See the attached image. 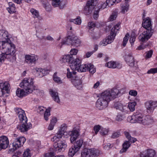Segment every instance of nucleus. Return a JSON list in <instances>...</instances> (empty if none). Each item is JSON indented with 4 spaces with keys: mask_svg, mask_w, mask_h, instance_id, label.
<instances>
[{
    "mask_svg": "<svg viewBox=\"0 0 157 157\" xmlns=\"http://www.w3.org/2000/svg\"><path fill=\"white\" fill-rule=\"evenodd\" d=\"M136 37L134 35H131L130 36V38L129 40V41L131 44L132 45L133 44L134 41L135 40Z\"/></svg>",
    "mask_w": 157,
    "mask_h": 157,
    "instance_id": "obj_58",
    "label": "nucleus"
},
{
    "mask_svg": "<svg viewBox=\"0 0 157 157\" xmlns=\"http://www.w3.org/2000/svg\"><path fill=\"white\" fill-rule=\"evenodd\" d=\"M120 135L119 132H114L111 136V137L112 138H115L119 137Z\"/></svg>",
    "mask_w": 157,
    "mask_h": 157,
    "instance_id": "obj_56",
    "label": "nucleus"
},
{
    "mask_svg": "<svg viewBox=\"0 0 157 157\" xmlns=\"http://www.w3.org/2000/svg\"><path fill=\"white\" fill-rule=\"evenodd\" d=\"M38 56L34 54L26 55L25 56V62L28 63H35Z\"/></svg>",
    "mask_w": 157,
    "mask_h": 157,
    "instance_id": "obj_20",
    "label": "nucleus"
},
{
    "mask_svg": "<svg viewBox=\"0 0 157 157\" xmlns=\"http://www.w3.org/2000/svg\"><path fill=\"white\" fill-rule=\"evenodd\" d=\"M81 60L78 58H77L73 61H72L70 66L71 67L72 70H77L79 69V67L81 65Z\"/></svg>",
    "mask_w": 157,
    "mask_h": 157,
    "instance_id": "obj_22",
    "label": "nucleus"
},
{
    "mask_svg": "<svg viewBox=\"0 0 157 157\" xmlns=\"http://www.w3.org/2000/svg\"><path fill=\"white\" fill-rule=\"evenodd\" d=\"M78 51V50L75 48H72L71 49L70 52L71 55L72 56V55H76Z\"/></svg>",
    "mask_w": 157,
    "mask_h": 157,
    "instance_id": "obj_60",
    "label": "nucleus"
},
{
    "mask_svg": "<svg viewBox=\"0 0 157 157\" xmlns=\"http://www.w3.org/2000/svg\"><path fill=\"white\" fill-rule=\"evenodd\" d=\"M147 73L148 74H155L157 73V68H152L148 71Z\"/></svg>",
    "mask_w": 157,
    "mask_h": 157,
    "instance_id": "obj_54",
    "label": "nucleus"
},
{
    "mask_svg": "<svg viewBox=\"0 0 157 157\" xmlns=\"http://www.w3.org/2000/svg\"><path fill=\"white\" fill-rule=\"evenodd\" d=\"M83 142V140L82 138H80L75 141L74 144V146L76 148V149L79 150L82 145Z\"/></svg>",
    "mask_w": 157,
    "mask_h": 157,
    "instance_id": "obj_34",
    "label": "nucleus"
},
{
    "mask_svg": "<svg viewBox=\"0 0 157 157\" xmlns=\"http://www.w3.org/2000/svg\"><path fill=\"white\" fill-rule=\"evenodd\" d=\"M112 147V145L110 144L107 143L104 146V148L106 150H108Z\"/></svg>",
    "mask_w": 157,
    "mask_h": 157,
    "instance_id": "obj_64",
    "label": "nucleus"
},
{
    "mask_svg": "<svg viewBox=\"0 0 157 157\" xmlns=\"http://www.w3.org/2000/svg\"><path fill=\"white\" fill-rule=\"evenodd\" d=\"M109 103L100 97L96 102V107L98 109H103L107 107Z\"/></svg>",
    "mask_w": 157,
    "mask_h": 157,
    "instance_id": "obj_13",
    "label": "nucleus"
},
{
    "mask_svg": "<svg viewBox=\"0 0 157 157\" xmlns=\"http://www.w3.org/2000/svg\"><path fill=\"white\" fill-rule=\"evenodd\" d=\"M26 139L24 136L17 137L15 139L13 143V145L16 149L22 146L25 142Z\"/></svg>",
    "mask_w": 157,
    "mask_h": 157,
    "instance_id": "obj_14",
    "label": "nucleus"
},
{
    "mask_svg": "<svg viewBox=\"0 0 157 157\" xmlns=\"http://www.w3.org/2000/svg\"><path fill=\"white\" fill-rule=\"evenodd\" d=\"M67 126L65 124H62L57 133L55 136L52 138L51 140L52 141L56 142L59 141L63 136H65L67 135Z\"/></svg>",
    "mask_w": 157,
    "mask_h": 157,
    "instance_id": "obj_8",
    "label": "nucleus"
},
{
    "mask_svg": "<svg viewBox=\"0 0 157 157\" xmlns=\"http://www.w3.org/2000/svg\"><path fill=\"white\" fill-rule=\"evenodd\" d=\"M120 24L119 23L112 28L110 35L108 36L107 38L106 39L109 44H110L113 41L117 33L120 28Z\"/></svg>",
    "mask_w": 157,
    "mask_h": 157,
    "instance_id": "obj_11",
    "label": "nucleus"
},
{
    "mask_svg": "<svg viewBox=\"0 0 157 157\" xmlns=\"http://www.w3.org/2000/svg\"><path fill=\"white\" fill-rule=\"evenodd\" d=\"M22 123L18 125L17 128L21 132H24L28 131L32 127V125L30 123H27V122H21Z\"/></svg>",
    "mask_w": 157,
    "mask_h": 157,
    "instance_id": "obj_15",
    "label": "nucleus"
},
{
    "mask_svg": "<svg viewBox=\"0 0 157 157\" xmlns=\"http://www.w3.org/2000/svg\"><path fill=\"white\" fill-rule=\"evenodd\" d=\"M124 90V89L120 90L116 88L108 89L101 93L100 97L109 102L112 99L117 97L119 94H123Z\"/></svg>",
    "mask_w": 157,
    "mask_h": 157,
    "instance_id": "obj_2",
    "label": "nucleus"
},
{
    "mask_svg": "<svg viewBox=\"0 0 157 157\" xmlns=\"http://www.w3.org/2000/svg\"><path fill=\"white\" fill-rule=\"evenodd\" d=\"M49 92L53 100L56 102L59 103L60 101L58 93L55 90L51 89L49 90Z\"/></svg>",
    "mask_w": 157,
    "mask_h": 157,
    "instance_id": "obj_27",
    "label": "nucleus"
},
{
    "mask_svg": "<svg viewBox=\"0 0 157 157\" xmlns=\"http://www.w3.org/2000/svg\"><path fill=\"white\" fill-rule=\"evenodd\" d=\"M33 79L31 78H25L20 84L21 88L27 91V92L31 93L33 90H36V86L34 85Z\"/></svg>",
    "mask_w": 157,
    "mask_h": 157,
    "instance_id": "obj_4",
    "label": "nucleus"
},
{
    "mask_svg": "<svg viewBox=\"0 0 157 157\" xmlns=\"http://www.w3.org/2000/svg\"><path fill=\"white\" fill-rule=\"evenodd\" d=\"M94 0H89L84 7V13L86 15H88L90 13L92 10L94 9L95 11L93 14V17L94 19H96L98 18L99 10L96 8V5L94 6Z\"/></svg>",
    "mask_w": 157,
    "mask_h": 157,
    "instance_id": "obj_6",
    "label": "nucleus"
},
{
    "mask_svg": "<svg viewBox=\"0 0 157 157\" xmlns=\"http://www.w3.org/2000/svg\"><path fill=\"white\" fill-rule=\"evenodd\" d=\"M106 3L108 6H111L115 3V0H106Z\"/></svg>",
    "mask_w": 157,
    "mask_h": 157,
    "instance_id": "obj_61",
    "label": "nucleus"
},
{
    "mask_svg": "<svg viewBox=\"0 0 157 157\" xmlns=\"http://www.w3.org/2000/svg\"><path fill=\"white\" fill-rule=\"evenodd\" d=\"M142 25L146 29V30L139 36V39L140 41L144 42L147 41L152 35L151 31L147 29V28H151V24L150 19L148 18H146V19H144Z\"/></svg>",
    "mask_w": 157,
    "mask_h": 157,
    "instance_id": "obj_3",
    "label": "nucleus"
},
{
    "mask_svg": "<svg viewBox=\"0 0 157 157\" xmlns=\"http://www.w3.org/2000/svg\"><path fill=\"white\" fill-rule=\"evenodd\" d=\"M9 6L7 8L8 12L10 13H13L16 12V8L14 4L11 2H9L8 3Z\"/></svg>",
    "mask_w": 157,
    "mask_h": 157,
    "instance_id": "obj_33",
    "label": "nucleus"
},
{
    "mask_svg": "<svg viewBox=\"0 0 157 157\" xmlns=\"http://www.w3.org/2000/svg\"><path fill=\"white\" fill-rule=\"evenodd\" d=\"M57 122V119L56 117H53L51 119L50 121V123L55 125L56 123Z\"/></svg>",
    "mask_w": 157,
    "mask_h": 157,
    "instance_id": "obj_62",
    "label": "nucleus"
},
{
    "mask_svg": "<svg viewBox=\"0 0 157 157\" xmlns=\"http://www.w3.org/2000/svg\"><path fill=\"white\" fill-rule=\"evenodd\" d=\"M125 60L127 63L130 66L132 67L134 66L135 60L132 53L126 54L125 56Z\"/></svg>",
    "mask_w": 157,
    "mask_h": 157,
    "instance_id": "obj_21",
    "label": "nucleus"
},
{
    "mask_svg": "<svg viewBox=\"0 0 157 157\" xmlns=\"http://www.w3.org/2000/svg\"><path fill=\"white\" fill-rule=\"evenodd\" d=\"M144 117L145 116L140 113H136L132 116H129L127 120L132 123L137 122L142 124Z\"/></svg>",
    "mask_w": 157,
    "mask_h": 157,
    "instance_id": "obj_9",
    "label": "nucleus"
},
{
    "mask_svg": "<svg viewBox=\"0 0 157 157\" xmlns=\"http://www.w3.org/2000/svg\"><path fill=\"white\" fill-rule=\"evenodd\" d=\"M50 108H49L46 109L44 113V118L46 121L48 120V117L50 115Z\"/></svg>",
    "mask_w": 157,
    "mask_h": 157,
    "instance_id": "obj_44",
    "label": "nucleus"
},
{
    "mask_svg": "<svg viewBox=\"0 0 157 157\" xmlns=\"http://www.w3.org/2000/svg\"><path fill=\"white\" fill-rule=\"evenodd\" d=\"M124 134L126 138L128 139L129 141L132 143H134L136 141V138L131 137L129 133L127 132H124Z\"/></svg>",
    "mask_w": 157,
    "mask_h": 157,
    "instance_id": "obj_40",
    "label": "nucleus"
},
{
    "mask_svg": "<svg viewBox=\"0 0 157 157\" xmlns=\"http://www.w3.org/2000/svg\"><path fill=\"white\" fill-rule=\"evenodd\" d=\"M52 4L54 7H58L60 9H63L67 4V1L66 0H52Z\"/></svg>",
    "mask_w": 157,
    "mask_h": 157,
    "instance_id": "obj_18",
    "label": "nucleus"
},
{
    "mask_svg": "<svg viewBox=\"0 0 157 157\" xmlns=\"http://www.w3.org/2000/svg\"><path fill=\"white\" fill-rule=\"evenodd\" d=\"M71 31H69L68 36L67 37L64 39L61 42V45H59L60 47L65 44H67L68 43H71L72 45L78 47L81 44V41L75 35L71 33Z\"/></svg>",
    "mask_w": 157,
    "mask_h": 157,
    "instance_id": "obj_5",
    "label": "nucleus"
},
{
    "mask_svg": "<svg viewBox=\"0 0 157 157\" xmlns=\"http://www.w3.org/2000/svg\"><path fill=\"white\" fill-rule=\"evenodd\" d=\"M10 84L8 82H5L4 83H0V88L3 94H5L6 93H8V91L9 89Z\"/></svg>",
    "mask_w": 157,
    "mask_h": 157,
    "instance_id": "obj_26",
    "label": "nucleus"
},
{
    "mask_svg": "<svg viewBox=\"0 0 157 157\" xmlns=\"http://www.w3.org/2000/svg\"><path fill=\"white\" fill-rule=\"evenodd\" d=\"M153 53V51L152 50H151L147 52L146 58H149L152 55Z\"/></svg>",
    "mask_w": 157,
    "mask_h": 157,
    "instance_id": "obj_63",
    "label": "nucleus"
},
{
    "mask_svg": "<svg viewBox=\"0 0 157 157\" xmlns=\"http://www.w3.org/2000/svg\"><path fill=\"white\" fill-rule=\"evenodd\" d=\"M35 70L39 74H40V75L41 74L43 76L47 74L49 72L48 70H45L41 68H36L35 69Z\"/></svg>",
    "mask_w": 157,
    "mask_h": 157,
    "instance_id": "obj_39",
    "label": "nucleus"
},
{
    "mask_svg": "<svg viewBox=\"0 0 157 157\" xmlns=\"http://www.w3.org/2000/svg\"><path fill=\"white\" fill-rule=\"evenodd\" d=\"M101 129V126L99 125H96L94 128V130L96 134H97L99 131V130Z\"/></svg>",
    "mask_w": 157,
    "mask_h": 157,
    "instance_id": "obj_53",
    "label": "nucleus"
},
{
    "mask_svg": "<svg viewBox=\"0 0 157 157\" xmlns=\"http://www.w3.org/2000/svg\"><path fill=\"white\" fill-rule=\"evenodd\" d=\"M30 11L34 18H37L39 20L42 19V18L40 16L39 12L37 10L32 8L30 10Z\"/></svg>",
    "mask_w": 157,
    "mask_h": 157,
    "instance_id": "obj_35",
    "label": "nucleus"
},
{
    "mask_svg": "<svg viewBox=\"0 0 157 157\" xmlns=\"http://www.w3.org/2000/svg\"><path fill=\"white\" fill-rule=\"evenodd\" d=\"M88 67H87L88 69L87 71H89V72L92 74H93L96 72V69L93 65L91 63H88Z\"/></svg>",
    "mask_w": 157,
    "mask_h": 157,
    "instance_id": "obj_43",
    "label": "nucleus"
},
{
    "mask_svg": "<svg viewBox=\"0 0 157 157\" xmlns=\"http://www.w3.org/2000/svg\"><path fill=\"white\" fill-rule=\"evenodd\" d=\"M105 66L109 68H120L121 67V64L117 63L116 62L113 61H111L105 64Z\"/></svg>",
    "mask_w": 157,
    "mask_h": 157,
    "instance_id": "obj_25",
    "label": "nucleus"
},
{
    "mask_svg": "<svg viewBox=\"0 0 157 157\" xmlns=\"http://www.w3.org/2000/svg\"><path fill=\"white\" fill-rule=\"evenodd\" d=\"M53 79L55 82L59 84H61L63 83V81L61 78L57 75V72L54 73L53 75Z\"/></svg>",
    "mask_w": 157,
    "mask_h": 157,
    "instance_id": "obj_38",
    "label": "nucleus"
},
{
    "mask_svg": "<svg viewBox=\"0 0 157 157\" xmlns=\"http://www.w3.org/2000/svg\"><path fill=\"white\" fill-rule=\"evenodd\" d=\"M117 16V14L116 13H113L109 18V20L112 21L116 19Z\"/></svg>",
    "mask_w": 157,
    "mask_h": 157,
    "instance_id": "obj_52",
    "label": "nucleus"
},
{
    "mask_svg": "<svg viewBox=\"0 0 157 157\" xmlns=\"http://www.w3.org/2000/svg\"><path fill=\"white\" fill-rule=\"evenodd\" d=\"M31 155L30 150L29 149H27L23 153V157H30Z\"/></svg>",
    "mask_w": 157,
    "mask_h": 157,
    "instance_id": "obj_51",
    "label": "nucleus"
},
{
    "mask_svg": "<svg viewBox=\"0 0 157 157\" xmlns=\"http://www.w3.org/2000/svg\"><path fill=\"white\" fill-rule=\"evenodd\" d=\"M136 102L133 101L128 103V107L131 111L133 112L135 110V106L136 105Z\"/></svg>",
    "mask_w": 157,
    "mask_h": 157,
    "instance_id": "obj_45",
    "label": "nucleus"
},
{
    "mask_svg": "<svg viewBox=\"0 0 157 157\" xmlns=\"http://www.w3.org/2000/svg\"><path fill=\"white\" fill-rule=\"evenodd\" d=\"M99 152L97 150L84 148L83 150L82 153V157H94L98 155Z\"/></svg>",
    "mask_w": 157,
    "mask_h": 157,
    "instance_id": "obj_10",
    "label": "nucleus"
},
{
    "mask_svg": "<svg viewBox=\"0 0 157 157\" xmlns=\"http://www.w3.org/2000/svg\"><path fill=\"white\" fill-rule=\"evenodd\" d=\"M108 5H107L106 2V3H100L98 4L97 6H96V8L100 10L101 9H103L105 8Z\"/></svg>",
    "mask_w": 157,
    "mask_h": 157,
    "instance_id": "obj_46",
    "label": "nucleus"
},
{
    "mask_svg": "<svg viewBox=\"0 0 157 157\" xmlns=\"http://www.w3.org/2000/svg\"><path fill=\"white\" fill-rule=\"evenodd\" d=\"M108 44H109V43H108V42H107L106 39H105L100 42L99 45L102 46H105Z\"/></svg>",
    "mask_w": 157,
    "mask_h": 157,
    "instance_id": "obj_57",
    "label": "nucleus"
},
{
    "mask_svg": "<svg viewBox=\"0 0 157 157\" xmlns=\"http://www.w3.org/2000/svg\"><path fill=\"white\" fill-rule=\"evenodd\" d=\"M145 105L147 112L151 113L157 107V101L151 100L147 101L145 103Z\"/></svg>",
    "mask_w": 157,
    "mask_h": 157,
    "instance_id": "obj_12",
    "label": "nucleus"
},
{
    "mask_svg": "<svg viewBox=\"0 0 157 157\" xmlns=\"http://www.w3.org/2000/svg\"><path fill=\"white\" fill-rule=\"evenodd\" d=\"M129 37V35L128 33H127L125 35V36L124 38L122 43V45L124 47H125L126 46L128 41Z\"/></svg>",
    "mask_w": 157,
    "mask_h": 157,
    "instance_id": "obj_50",
    "label": "nucleus"
},
{
    "mask_svg": "<svg viewBox=\"0 0 157 157\" xmlns=\"http://www.w3.org/2000/svg\"><path fill=\"white\" fill-rule=\"evenodd\" d=\"M15 112L18 115L19 119L21 122H27V119L25 116V111L19 108L16 109Z\"/></svg>",
    "mask_w": 157,
    "mask_h": 157,
    "instance_id": "obj_16",
    "label": "nucleus"
},
{
    "mask_svg": "<svg viewBox=\"0 0 157 157\" xmlns=\"http://www.w3.org/2000/svg\"><path fill=\"white\" fill-rule=\"evenodd\" d=\"M67 132V135L70 136V140L72 144L74 143V141L76 140L79 135V132L76 130L69 131Z\"/></svg>",
    "mask_w": 157,
    "mask_h": 157,
    "instance_id": "obj_19",
    "label": "nucleus"
},
{
    "mask_svg": "<svg viewBox=\"0 0 157 157\" xmlns=\"http://www.w3.org/2000/svg\"><path fill=\"white\" fill-rule=\"evenodd\" d=\"M73 59V56L71 55H67L62 56L60 61L62 63H71Z\"/></svg>",
    "mask_w": 157,
    "mask_h": 157,
    "instance_id": "obj_29",
    "label": "nucleus"
},
{
    "mask_svg": "<svg viewBox=\"0 0 157 157\" xmlns=\"http://www.w3.org/2000/svg\"><path fill=\"white\" fill-rule=\"evenodd\" d=\"M79 150L78 149H76V148L74 146L72 147L69 149L68 152V155L69 156L73 157Z\"/></svg>",
    "mask_w": 157,
    "mask_h": 157,
    "instance_id": "obj_37",
    "label": "nucleus"
},
{
    "mask_svg": "<svg viewBox=\"0 0 157 157\" xmlns=\"http://www.w3.org/2000/svg\"><path fill=\"white\" fill-rule=\"evenodd\" d=\"M109 130L108 128H102L100 131V134L102 136H105L108 134Z\"/></svg>",
    "mask_w": 157,
    "mask_h": 157,
    "instance_id": "obj_49",
    "label": "nucleus"
},
{
    "mask_svg": "<svg viewBox=\"0 0 157 157\" xmlns=\"http://www.w3.org/2000/svg\"><path fill=\"white\" fill-rule=\"evenodd\" d=\"M16 93L17 96L20 98L23 97L27 94H30L29 92H27V91H25L24 90L21 89L20 88L17 89Z\"/></svg>",
    "mask_w": 157,
    "mask_h": 157,
    "instance_id": "obj_31",
    "label": "nucleus"
},
{
    "mask_svg": "<svg viewBox=\"0 0 157 157\" xmlns=\"http://www.w3.org/2000/svg\"><path fill=\"white\" fill-rule=\"evenodd\" d=\"M121 12L122 13H125L129 9V5L128 3H122L120 5Z\"/></svg>",
    "mask_w": 157,
    "mask_h": 157,
    "instance_id": "obj_32",
    "label": "nucleus"
},
{
    "mask_svg": "<svg viewBox=\"0 0 157 157\" xmlns=\"http://www.w3.org/2000/svg\"><path fill=\"white\" fill-rule=\"evenodd\" d=\"M4 48L0 49V50L3 52L5 59H7L11 62H14L16 60V47L14 44L10 45L7 44Z\"/></svg>",
    "mask_w": 157,
    "mask_h": 157,
    "instance_id": "obj_1",
    "label": "nucleus"
},
{
    "mask_svg": "<svg viewBox=\"0 0 157 157\" xmlns=\"http://www.w3.org/2000/svg\"><path fill=\"white\" fill-rule=\"evenodd\" d=\"M70 21L73 22L75 24L80 25L82 23V20L80 17H78L77 18L74 19H70Z\"/></svg>",
    "mask_w": 157,
    "mask_h": 157,
    "instance_id": "obj_41",
    "label": "nucleus"
},
{
    "mask_svg": "<svg viewBox=\"0 0 157 157\" xmlns=\"http://www.w3.org/2000/svg\"><path fill=\"white\" fill-rule=\"evenodd\" d=\"M0 144L3 146L4 148H6L9 144V141L7 137L5 136L0 137Z\"/></svg>",
    "mask_w": 157,
    "mask_h": 157,
    "instance_id": "obj_28",
    "label": "nucleus"
},
{
    "mask_svg": "<svg viewBox=\"0 0 157 157\" xmlns=\"http://www.w3.org/2000/svg\"><path fill=\"white\" fill-rule=\"evenodd\" d=\"M127 107L125 105H123L121 103L118 102L116 106V108L121 111L123 112H126V109Z\"/></svg>",
    "mask_w": 157,
    "mask_h": 157,
    "instance_id": "obj_42",
    "label": "nucleus"
},
{
    "mask_svg": "<svg viewBox=\"0 0 157 157\" xmlns=\"http://www.w3.org/2000/svg\"><path fill=\"white\" fill-rule=\"evenodd\" d=\"M67 146V143L65 141H61L55 145V150L56 151L61 152L64 151Z\"/></svg>",
    "mask_w": 157,
    "mask_h": 157,
    "instance_id": "obj_17",
    "label": "nucleus"
},
{
    "mask_svg": "<svg viewBox=\"0 0 157 157\" xmlns=\"http://www.w3.org/2000/svg\"><path fill=\"white\" fill-rule=\"evenodd\" d=\"M88 63L86 64H83L81 65L79 69L78 70V71H80L81 72H85L87 71L88 69Z\"/></svg>",
    "mask_w": 157,
    "mask_h": 157,
    "instance_id": "obj_47",
    "label": "nucleus"
},
{
    "mask_svg": "<svg viewBox=\"0 0 157 157\" xmlns=\"http://www.w3.org/2000/svg\"><path fill=\"white\" fill-rule=\"evenodd\" d=\"M153 122V118L149 115L146 116L144 117L143 121L142 124L143 125H146L151 124Z\"/></svg>",
    "mask_w": 157,
    "mask_h": 157,
    "instance_id": "obj_30",
    "label": "nucleus"
},
{
    "mask_svg": "<svg viewBox=\"0 0 157 157\" xmlns=\"http://www.w3.org/2000/svg\"><path fill=\"white\" fill-rule=\"evenodd\" d=\"M129 94L131 96L135 97L137 95V92L136 91L132 90L129 91Z\"/></svg>",
    "mask_w": 157,
    "mask_h": 157,
    "instance_id": "obj_59",
    "label": "nucleus"
},
{
    "mask_svg": "<svg viewBox=\"0 0 157 157\" xmlns=\"http://www.w3.org/2000/svg\"><path fill=\"white\" fill-rule=\"evenodd\" d=\"M95 24L93 22H90L88 23V28L89 29H94L95 27Z\"/></svg>",
    "mask_w": 157,
    "mask_h": 157,
    "instance_id": "obj_55",
    "label": "nucleus"
},
{
    "mask_svg": "<svg viewBox=\"0 0 157 157\" xmlns=\"http://www.w3.org/2000/svg\"><path fill=\"white\" fill-rule=\"evenodd\" d=\"M67 77L68 78H70V80L72 81L74 80L79 77L77 75V72L74 70H72L70 71L69 68L67 69Z\"/></svg>",
    "mask_w": 157,
    "mask_h": 157,
    "instance_id": "obj_24",
    "label": "nucleus"
},
{
    "mask_svg": "<svg viewBox=\"0 0 157 157\" xmlns=\"http://www.w3.org/2000/svg\"><path fill=\"white\" fill-rule=\"evenodd\" d=\"M146 154L148 157H153L155 154V152L154 150L150 149L147 150Z\"/></svg>",
    "mask_w": 157,
    "mask_h": 157,
    "instance_id": "obj_48",
    "label": "nucleus"
},
{
    "mask_svg": "<svg viewBox=\"0 0 157 157\" xmlns=\"http://www.w3.org/2000/svg\"><path fill=\"white\" fill-rule=\"evenodd\" d=\"M74 86L78 90H82L83 89L82 81L79 77L77 79L73 80L71 82Z\"/></svg>",
    "mask_w": 157,
    "mask_h": 157,
    "instance_id": "obj_23",
    "label": "nucleus"
},
{
    "mask_svg": "<svg viewBox=\"0 0 157 157\" xmlns=\"http://www.w3.org/2000/svg\"><path fill=\"white\" fill-rule=\"evenodd\" d=\"M130 145L131 144L129 141H125L123 144V148L120 151V153H122L126 151L130 147Z\"/></svg>",
    "mask_w": 157,
    "mask_h": 157,
    "instance_id": "obj_36",
    "label": "nucleus"
},
{
    "mask_svg": "<svg viewBox=\"0 0 157 157\" xmlns=\"http://www.w3.org/2000/svg\"><path fill=\"white\" fill-rule=\"evenodd\" d=\"M10 36L6 31L0 30V49L4 48L7 44H13L10 39Z\"/></svg>",
    "mask_w": 157,
    "mask_h": 157,
    "instance_id": "obj_7",
    "label": "nucleus"
}]
</instances>
